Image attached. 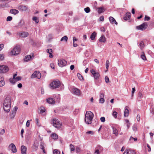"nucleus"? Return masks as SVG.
Segmentation results:
<instances>
[{"instance_id": "nucleus-1", "label": "nucleus", "mask_w": 154, "mask_h": 154, "mask_svg": "<svg viewBox=\"0 0 154 154\" xmlns=\"http://www.w3.org/2000/svg\"><path fill=\"white\" fill-rule=\"evenodd\" d=\"M11 98L9 96L6 97L3 104V108L5 111L8 112L11 107Z\"/></svg>"}, {"instance_id": "nucleus-2", "label": "nucleus", "mask_w": 154, "mask_h": 154, "mask_svg": "<svg viewBox=\"0 0 154 154\" xmlns=\"http://www.w3.org/2000/svg\"><path fill=\"white\" fill-rule=\"evenodd\" d=\"M94 117V114L91 111L86 112L85 118V122L88 124H91L92 122V120Z\"/></svg>"}, {"instance_id": "nucleus-3", "label": "nucleus", "mask_w": 154, "mask_h": 154, "mask_svg": "<svg viewBox=\"0 0 154 154\" xmlns=\"http://www.w3.org/2000/svg\"><path fill=\"white\" fill-rule=\"evenodd\" d=\"M20 51V49L19 46H16L14 48L11 52V55H16L19 54Z\"/></svg>"}, {"instance_id": "nucleus-4", "label": "nucleus", "mask_w": 154, "mask_h": 154, "mask_svg": "<svg viewBox=\"0 0 154 154\" xmlns=\"http://www.w3.org/2000/svg\"><path fill=\"white\" fill-rule=\"evenodd\" d=\"M41 141V139L39 138H36L35 140L33 145L32 146V151H36L38 149L39 143Z\"/></svg>"}, {"instance_id": "nucleus-5", "label": "nucleus", "mask_w": 154, "mask_h": 154, "mask_svg": "<svg viewBox=\"0 0 154 154\" xmlns=\"http://www.w3.org/2000/svg\"><path fill=\"white\" fill-rule=\"evenodd\" d=\"M60 85V83L59 81H54L50 84V86L53 89L58 88Z\"/></svg>"}, {"instance_id": "nucleus-6", "label": "nucleus", "mask_w": 154, "mask_h": 154, "mask_svg": "<svg viewBox=\"0 0 154 154\" xmlns=\"http://www.w3.org/2000/svg\"><path fill=\"white\" fill-rule=\"evenodd\" d=\"M53 122L54 126L57 128H60L61 126V123L57 119H54L53 120Z\"/></svg>"}, {"instance_id": "nucleus-7", "label": "nucleus", "mask_w": 154, "mask_h": 154, "mask_svg": "<svg viewBox=\"0 0 154 154\" xmlns=\"http://www.w3.org/2000/svg\"><path fill=\"white\" fill-rule=\"evenodd\" d=\"M148 26V25L145 22L139 26H136V29L138 30L142 31L146 29Z\"/></svg>"}, {"instance_id": "nucleus-8", "label": "nucleus", "mask_w": 154, "mask_h": 154, "mask_svg": "<svg viewBox=\"0 0 154 154\" xmlns=\"http://www.w3.org/2000/svg\"><path fill=\"white\" fill-rule=\"evenodd\" d=\"M103 148L100 145H97L95 149V154H100L103 151Z\"/></svg>"}, {"instance_id": "nucleus-9", "label": "nucleus", "mask_w": 154, "mask_h": 154, "mask_svg": "<svg viewBox=\"0 0 154 154\" xmlns=\"http://www.w3.org/2000/svg\"><path fill=\"white\" fill-rule=\"evenodd\" d=\"M58 63L59 66L62 67L65 66L67 64V62L65 60L61 59L58 60Z\"/></svg>"}, {"instance_id": "nucleus-10", "label": "nucleus", "mask_w": 154, "mask_h": 154, "mask_svg": "<svg viewBox=\"0 0 154 154\" xmlns=\"http://www.w3.org/2000/svg\"><path fill=\"white\" fill-rule=\"evenodd\" d=\"M41 77V74L40 72L38 71H35L31 76V78L32 79L37 78L38 79H40Z\"/></svg>"}, {"instance_id": "nucleus-11", "label": "nucleus", "mask_w": 154, "mask_h": 154, "mask_svg": "<svg viewBox=\"0 0 154 154\" xmlns=\"http://www.w3.org/2000/svg\"><path fill=\"white\" fill-rule=\"evenodd\" d=\"M8 67L5 65L0 66V73H6L9 70Z\"/></svg>"}, {"instance_id": "nucleus-12", "label": "nucleus", "mask_w": 154, "mask_h": 154, "mask_svg": "<svg viewBox=\"0 0 154 154\" xmlns=\"http://www.w3.org/2000/svg\"><path fill=\"white\" fill-rule=\"evenodd\" d=\"M90 72L93 75L95 79H99L100 75L98 72H96L93 69L91 70Z\"/></svg>"}, {"instance_id": "nucleus-13", "label": "nucleus", "mask_w": 154, "mask_h": 154, "mask_svg": "<svg viewBox=\"0 0 154 154\" xmlns=\"http://www.w3.org/2000/svg\"><path fill=\"white\" fill-rule=\"evenodd\" d=\"M17 109L18 108L17 107L15 106L14 107L11 113L10 114V116L11 118H14L16 114Z\"/></svg>"}, {"instance_id": "nucleus-14", "label": "nucleus", "mask_w": 154, "mask_h": 154, "mask_svg": "<svg viewBox=\"0 0 154 154\" xmlns=\"http://www.w3.org/2000/svg\"><path fill=\"white\" fill-rule=\"evenodd\" d=\"M123 154H136L134 150L129 149H126L124 151Z\"/></svg>"}, {"instance_id": "nucleus-15", "label": "nucleus", "mask_w": 154, "mask_h": 154, "mask_svg": "<svg viewBox=\"0 0 154 154\" xmlns=\"http://www.w3.org/2000/svg\"><path fill=\"white\" fill-rule=\"evenodd\" d=\"M9 146H11V150L12 152L15 153L17 152L16 147L15 145L13 143H11L10 145Z\"/></svg>"}, {"instance_id": "nucleus-16", "label": "nucleus", "mask_w": 154, "mask_h": 154, "mask_svg": "<svg viewBox=\"0 0 154 154\" xmlns=\"http://www.w3.org/2000/svg\"><path fill=\"white\" fill-rule=\"evenodd\" d=\"M29 33L27 32H23L22 33H19V36L22 37L24 38L27 37L29 35Z\"/></svg>"}, {"instance_id": "nucleus-17", "label": "nucleus", "mask_w": 154, "mask_h": 154, "mask_svg": "<svg viewBox=\"0 0 154 154\" xmlns=\"http://www.w3.org/2000/svg\"><path fill=\"white\" fill-rule=\"evenodd\" d=\"M74 93L77 95H79L80 94V90L78 88H74L72 89Z\"/></svg>"}, {"instance_id": "nucleus-18", "label": "nucleus", "mask_w": 154, "mask_h": 154, "mask_svg": "<svg viewBox=\"0 0 154 154\" xmlns=\"http://www.w3.org/2000/svg\"><path fill=\"white\" fill-rule=\"evenodd\" d=\"M22 154H26L27 148L24 145H22L21 147Z\"/></svg>"}, {"instance_id": "nucleus-19", "label": "nucleus", "mask_w": 154, "mask_h": 154, "mask_svg": "<svg viewBox=\"0 0 154 154\" xmlns=\"http://www.w3.org/2000/svg\"><path fill=\"white\" fill-rule=\"evenodd\" d=\"M109 20L110 23L112 24H115L117 25L118 24L117 22H116L115 19L112 17H109Z\"/></svg>"}, {"instance_id": "nucleus-20", "label": "nucleus", "mask_w": 154, "mask_h": 154, "mask_svg": "<svg viewBox=\"0 0 154 154\" xmlns=\"http://www.w3.org/2000/svg\"><path fill=\"white\" fill-rule=\"evenodd\" d=\"M5 84V82L4 80L3 76L1 75L0 77V86L2 87Z\"/></svg>"}, {"instance_id": "nucleus-21", "label": "nucleus", "mask_w": 154, "mask_h": 154, "mask_svg": "<svg viewBox=\"0 0 154 154\" xmlns=\"http://www.w3.org/2000/svg\"><path fill=\"white\" fill-rule=\"evenodd\" d=\"M46 52L48 53L50 55L49 57L51 58H52L53 57L54 55L52 54L53 51L51 49L49 48L48 49L46 50Z\"/></svg>"}, {"instance_id": "nucleus-22", "label": "nucleus", "mask_w": 154, "mask_h": 154, "mask_svg": "<svg viewBox=\"0 0 154 154\" xmlns=\"http://www.w3.org/2000/svg\"><path fill=\"white\" fill-rule=\"evenodd\" d=\"M47 101L50 104H54L55 103V101L52 98H48L47 100Z\"/></svg>"}, {"instance_id": "nucleus-23", "label": "nucleus", "mask_w": 154, "mask_h": 154, "mask_svg": "<svg viewBox=\"0 0 154 154\" xmlns=\"http://www.w3.org/2000/svg\"><path fill=\"white\" fill-rule=\"evenodd\" d=\"M100 42L104 43L106 42V38L104 35H102L99 39Z\"/></svg>"}, {"instance_id": "nucleus-24", "label": "nucleus", "mask_w": 154, "mask_h": 154, "mask_svg": "<svg viewBox=\"0 0 154 154\" xmlns=\"http://www.w3.org/2000/svg\"><path fill=\"white\" fill-rule=\"evenodd\" d=\"M131 14L130 13H127L125 16L124 17V19L125 20H127L129 19L131 17Z\"/></svg>"}, {"instance_id": "nucleus-25", "label": "nucleus", "mask_w": 154, "mask_h": 154, "mask_svg": "<svg viewBox=\"0 0 154 154\" xmlns=\"http://www.w3.org/2000/svg\"><path fill=\"white\" fill-rule=\"evenodd\" d=\"M97 33L95 32H94L92 33L91 34V35L90 38L92 40H94L96 36Z\"/></svg>"}, {"instance_id": "nucleus-26", "label": "nucleus", "mask_w": 154, "mask_h": 154, "mask_svg": "<svg viewBox=\"0 0 154 154\" xmlns=\"http://www.w3.org/2000/svg\"><path fill=\"white\" fill-rule=\"evenodd\" d=\"M19 9L22 11H25L27 9V7L25 5L20 6L19 7Z\"/></svg>"}, {"instance_id": "nucleus-27", "label": "nucleus", "mask_w": 154, "mask_h": 154, "mask_svg": "<svg viewBox=\"0 0 154 154\" xmlns=\"http://www.w3.org/2000/svg\"><path fill=\"white\" fill-rule=\"evenodd\" d=\"M124 113V117H128V116L129 114V111L128 109L127 108L125 109Z\"/></svg>"}, {"instance_id": "nucleus-28", "label": "nucleus", "mask_w": 154, "mask_h": 154, "mask_svg": "<svg viewBox=\"0 0 154 154\" xmlns=\"http://www.w3.org/2000/svg\"><path fill=\"white\" fill-rule=\"evenodd\" d=\"M10 12L14 14H16L19 13V11L16 9H11L10 10Z\"/></svg>"}, {"instance_id": "nucleus-29", "label": "nucleus", "mask_w": 154, "mask_h": 154, "mask_svg": "<svg viewBox=\"0 0 154 154\" xmlns=\"http://www.w3.org/2000/svg\"><path fill=\"white\" fill-rule=\"evenodd\" d=\"M112 129L113 134H115L116 136H117L118 134V131L117 129L115 128H113Z\"/></svg>"}, {"instance_id": "nucleus-30", "label": "nucleus", "mask_w": 154, "mask_h": 154, "mask_svg": "<svg viewBox=\"0 0 154 154\" xmlns=\"http://www.w3.org/2000/svg\"><path fill=\"white\" fill-rule=\"evenodd\" d=\"M52 139H57L58 138V135L56 134H53L51 136Z\"/></svg>"}, {"instance_id": "nucleus-31", "label": "nucleus", "mask_w": 154, "mask_h": 154, "mask_svg": "<svg viewBox=\"0 0 154 154\" xmlns=\"http://www.w3.org/2000/svg\"><path fill=\"white\" fill-rule=\"evenodd\" d=\"M139 46L141 50H142L143 48L144 47V42L143 41H141L139 44Z\"/></svg>"}, {"instance_id": "nucleus-32", "label": "nucleus", "mask_w": 154, "mask_h": 154, "mask_svg": "<svg viewBox=\"0 0 154 154\" xmlns=\"http://www.w3.org/2000/svg\"><path fill=\"white\" fill-rule=\"evenodd\" d=\"M104 9L103 7H100L98 8V12L99 13H101L104 11Z\"/></svg>"}, {"instance_id": "nucleus-33", "label": "nucleus", "mask_w": 154, "mask_h": 154, "mask_svg": "<svg viewBox=\"0 0 154 154\" xmlns=\"http://www.w3.org/2000/svg\"><path fill=\"white\" fill-rule=\"evenodd\" d=\"M31 58V56L30 55H27L26 56L25 58V61H28Z\"/></svg>"}, {"instance_id": "nucleus-34", "label": "nucleus", "mask_w": 154, "mask_h": 154, "mask_svg": "<svg viewBox=\"0 0 154 154\" xmlns=\"http://www.w3.org/2000/svg\"><path fill=\"white\" fill-rule=\"evenodd\" d=\"M9 81L12 84H14L16 82V81L15 80V79H14L13 78H11L9 79Z\"/></svg>"}, {"instance_id": "nucleus-35", "label": "nucleus", "mask_w": 154, "mask_h": 154, "mask_svg": "<svg viewBox=\"0 0 154 154\" xmlns=\"http://www.w3.org/2000/svg\"><path fill=\"white\" fill-rule=\"evenodd\" d=\"M40 143V148L42 149L43 148H44V143L42 141V140L41 139V141L39 142Z\"/></svg>"}, {"instance_id": "nucleus-36", "label": "nucleus", "mask_w": 154, "mask_h": 154, "mask_svg": "<svg viewBox=\"0 0 154 154\" xmlns=\"http://www.w3.org/2000/svg\"><path fill=\"white\" fill-rule=\"evenodd\" d=\"M142 54L141 56V58L143 60H146V57L144 53L143 52H142Z\"/></svg>"}, {"instance_id": "nucleus-37", "label": "nucleus", "mask_w": 154, "mask_h": 154, "mask_svg": "<svg viewBox=\"0 0 154 154\" xmlns=\"http://www.w3.org/2000/svg\"><path fill=\"white\" fill-rule=\"evenodd\" d=\"M68 39V37L66 36H65L61 38L60 41H63L64 40L66 42H67V41Z\"/></svg>"}, {"instance_id": "nucleus-38", "label": "nucleus", "mask_w": 154, "mask_h": 154, "mask_svg": "<svg viewBox=\"0 0 154 154\" xmlns=\"http://www.w3.org/2000/svg\"><path fill=\"white\" fill-rule=\"evenodd\" d=\"M24 22L23 20H21L20 22L18 24V26L19 27H20L24 25Z\"/></svg>"}, {"instance_id": "nucleus-39", "label": "nucleus", "mask_w": 154, "mask_h": 154, "mask_svg": "<svg viewBox=\"0 0 154 154\" xmlns=\"http://www.w3.org/2000/svg\"><path fill=\"white\" fill-rule=\"evenodd\" d=\"M77 76L78 78L79 79V80H83V77L79 73H78L77 74Z\"/></svg>"}, {"instance_id": "nucleus-40", "label": "nucleus", "mask_w": 154, "mask_h": 154, "mask_svg": "<svg viewBox=\"0 0 154 154\" xmlns=\"http://www.w3.org/2000/svg\"><path fill=\"white\" fill-rule=\"evenodd\" d=\"M109 65V60H107L106 63V67L107 70H108Z\"/></svg>"}, {"instance_id": "nucleus-41", "label": "nucleus", "mask_w": 154, "mask_h": 154, "mask_svg": "<svg viewBox=\"0 0 154 154\" xmlns=\"http://www.w3.org/2000/svg\"><path fill=\"white\" fill-rule=\"evenodd\" d=\"M40 111L41 113H43L45 112V109L44 107H41L40 108Z\"/></svg>"}, {"instance_id": "nucleus-42", "label": "nucleus", "mask_w": 154, "mask_h": 154, "mask_svg": "<svg viewBox=\"0 0 154 154\" xmlns=\"http://www.w3.org/2000/svg\"><path fill=\"white\" fill-rule=\"evenodd\" d=\"M69 146L71 151H74L75 150V147L72 144H71Z\"/></svg>"}, {"instance_id": "nucleus-43", "label": "nucleus", "mask_w": 154, "mask_h": 154, "mask_svg": "<svg viewBox=\"0 0 154 154\" xmlns=\"http://www.w3.org/2000/svg\"><path fill=\"white\" fill-rule=\"evenodd\" d=\"M84 11L86 13H88L90 11V8L89 7H87L84 9Z\"/></svg>"}, {"instance_id": "nucleus-44", "label": "nucleus", "mask_w": 154, "mask_h": 154, "mask_svg": "<svg viewBox=\"0 0 154 154\" xmlns=\"http://www.w3.org/2000/svg\"><path fill=\"white\" fill-rule=\"evenodd\" d=\"M32 20L33 21H35L36 23H38L39 22L38 20L36 17H33Z\"/></svg>"}, {"instance_id": "nucleus-45", "label": "nucleus", "mask_w": 154, "mask_h": 154, "mask_svg": "<svg viewBox=\"0 0 154 154\" xmlns=\"http://www.w3.org/2000/svg\"><path fill=\"white\" fill-rule=\"evenodd\" d=\"M117 112L116 111H114L113 112L112 115L115 118H116L117 116Z\"/></svg>"}, {"instance_id": "nucleus-46", "label": "nucleus", "mask_w": 154, "mask_h": 154, "mask_svg": "<svg viewBox=\"0 0 154 154\" xmlns=\"http://www.w3.org/2000/svg\"><path fill=\"white\" fill-rule=\"evenodd\" d=\"M35 120L36 122V125H37L39 127L40 126H41V125L39 122L38 119L37 118H36L35 119Z\"/></svg>"}, {"instance_id": "nucleus-47", "label": "nucleus", "mask_w": 154, "mask_h": 154, "mask_svg": "<svg viewBox=\"0 0 154 154\" xmlns=\"http://www.w3.org/2000/svg\"><path fill=\"white\" fill-rule=\"evenodd\" d=\"M138 96L141 99L143 97V96L141 92H139L138 94Z\"/></svg>"}, {"instance_id": "nucleus-48", "label": "nucleus", "mask_w": 154, "mask_h": 154, "mask_svg": "<svg viewBox=\"0 0 154 154\" xmlns=\"http://www.w3.org/2000/svg\"><path fill=\"white\" fill-rule=\"evenodd\" d=\"M54 154H60V151L57 149H55L53 152Z\"/></svg>"}, {"instance_id": "nucleus-49", "label": "nucleus", "mask_w": 154, "mask_h": 154, "mask_svg": "<svg viewBox=\"0 0 154 154\" xmlns=\"http://www.w3.org/2000/svg\"><path fill=\"white\" fill-rule=\"evenodd\" d=\"M132 139L134 140V141L135 142L137 141V137L133 138L132 136H131L129 139V140H131Z\"/></svg>"}, {"instance_id": "nucleus-50", "label": "nucleus", "mask_w": 154, "mask_h": 154, "mask_svg": "<svg viewBox=\"0 0 154 154\" xmlns=\"http://www.w3.org/2000/svg\"><path fill=\"white\" fill-rule=\"evenodd\" d=\"M105 81L106 83H108L109 82V79L108 77L106 76L105 78Z\"/></svg>"}, {"instance_id": "nucleus-51", "label": "nucleus", "mask_w": 154, "mask_h": 154, "mask_svg": "<svg viewBox=\"0 0 154 154\" xmlns=\"http://www.w3.org/2000/svg\"><path fill=\"white\" fill-rule=\"evenodd\" d=\"M144 20L145 21H149L150 20V17H149L145 16Z\"/></svg>"}, {"instance_id": "nucleus-52", "label": "nucleus", "mask_w": 154, "mask_h": 154, "mask_svg": "<svg viewBox=\"0 0 154 154\" xmlns=\"http://www.w3.org/2000/svg\"><path fill=\"white\" fill-rule=\"evenodd\" d=\"M12 19V17L11 16H8L6 20L7 21H11Z\"/></svg>"}, {"instance_id": "nucleus-53", "label": "nucleus", "mask_w": 154, "mask_h": 154, "mask_svg": "<svg viewBox=\"0 0 154 154\" xmlns=\"http://www.w3.org/2000/svg\"><path fill=\"white\" fill-rule=\"evenodd\" d=\"M135 88H132V91L131 92L132 93V97H133L134 95V94L135 91Z\"/></svg>"}, {"instance_id": "nucleus-54", "label": "nucleus", "mask_w": 154, "mask_h": 154, "mask_svg": "<svg viewBox=\"0 0 154 154\" xmlns=\"http://www.w3.org/2000/svg\"><path fill=\"white\" fill-rule=\"evenodd\" d=\"M100 102L101 103H103L104 102V100L103 98H100L99 100Z\"/></svg>"}, {"instance_id": "nucleus-55", "label": "nucleus", "mask_w": 154, "mask_h": 154, "mask_svg": "<svg viewBox=\"0 0 154 154\" xmlns=\"http://www.w3.org/2000/svg\"><path fill=\"white\" fill-rule=\"evenodd\" d=\"M100 120L101 122H104L105 121V118L104 117H102L100 118Z\"/></svg>"}, {"instance_id": "nucleus-56", "label": "nucleus", "mask_w": 154, "mask_h": 154, "mask_svg": "<svg viewBox=\"0 0 154 154\" xmlns=\"http://www.w3.org/2000/svg\"><path fill=\"white\" fill-rule=\"evenodd\" d=\"M100 21H103L104 20V17L103 16H102L99 18Z\"/></svg>"}, {"instance_id": "nucleus-57", "label": "nucleus", "mask_w": 154, "mask_h": 154, "mask_svg": "<svg viewBox=\"0 0 154 154\" xmlns=\"http://www.w3.org/2000/svg\"><path fill=\"white\" fill-rule=\"evenodd\" d=\"M100 30L101 31L104 32L105 31V29L104 27H101L100 28Z\"/></svg>"}, {"instance_id": "nucleus-58", "label": "nucleus", "mask_w": 154, "mask_h": 154, "mask_svg": "<svg viewBox=\"0 0 154 154\" xmlns=\"http://www.w3.org/2000/svg\"><path fill=\"white\" fill-rule=\"evenodd\" d=\"M15 79L17 81L20 80L21 79V78L20 76H17L15 78Z\"/></svg>"}, {"instance_id": "nucleus-59", "label": "nucleus", "mask_w": 154, "mask_h": 154, "mask_svg": "<svg viewBox=\"0 0 154 154\" xmlns=\"http://www.w3.org/2000/svg\"><path fill=\"white\" fill-rule=\"evenodd\" d=\"M4 58V56L2 54H0V59L1 60H3Z\"/></svg>"}, {"instance_id": "nucleus-60", "label": "nucleus", "mask_w": 154, "mask_h": 154, "mask_svg": "<svg viewBox=\"0 0 154 154\" xmlns=\"http://www.w3.org/2000/svg\"><path fill=\"white\" fill-rule=\"evenodd\" d=\"M136 118H137V121L138 122H139L140 121V115H139L138 114L137 115V116Z\"/></svg>"}, {"instance_id": "nucleus-61", "label": "nucleus", "mask_w": 154, "mask_h": 154, "mask_svg": "<svg viewBox=\"0 0 154 154\" xmlns=\"http://www.w3.org/2000/svg\"><path fill=\"white\" fill-rule=\"evenodd\" d=\"M5 132V130L4 129H2L0 132V134H3Z\"/></svg>"}, {"instance_id": "nucleus-62", "label": "nucleus", "mask_w": 154, "mask_h": 154, "mask_svg": "<svg viewBox=\"0 0 154 154\" xmlns=\"http://www.w3.org/2000/svg\"><path fill=\"white\" fill-rule=\"evenodd\" d=\"M51 67L53 69L54 68V65L53 63H51L50 64Z\"/></svg>"}, {"instance_id": "nucleus-63", "label": "nucleus", "mask_w": 154, "mask_h": 154, "mask_svg": "<svg viewBox=\"0 0 154 154\" xmlns=\"http://www.w3.org/2000/svg\"><path fill=\"white\" fill-rule=\"evenodd\" d=\"M86 134H93L94 132L93 131H87L86 132Z\"/></svg>"}, {"instance_id": "nucleus-64", "label": "nucleus", "mask_w": 154, "mask_h": 154, "mask_svg": "<svg viewBox=\"0 0 154 154\" xmlns=\"http://www.w3.org/2000/svg\"><path fill=\"white\" fill-rule=\"evenodd\" d=\"M4 45L3 44H0V51L2 50L3 48H4Z\"/></svg>"}]
</instances>
